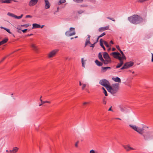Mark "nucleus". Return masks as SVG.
<instances>
[{
	"mask_svg": "<svg viewBox=\"0 0 153 153\" xmlns=\"http://www.w3.org/2000/svg\"><path fill=\"white\" fill-rule=\"evenodd\" d=\"M128 20L131 23L137 24L142 22L143 20V19L137 15H134L128 18Z\"/></svg>",
	"mask_w": 153,
	"mask_h": 153,
	"instance_id": "obj_1",
	"label": "nucleus"
},
{
	"mask_svg": "<svg viewBox=\"0 0 153 153\" xmlns=\"http://www.w3.org/2000/svg\"><path fill=\"white\" fill-rule=\"evenodd\" d=\"M119 87L118 84L112 85L111 86L110 85L107 88V90L111 94L114 95L117 92L119 89Z\"/></svg>",
	"mask_w": 153,
	"mask_h": 153,
	"instance_id": "obj_2",
	"label": "nucleus"
},
{
	"mask_svg": "<svg viewBox=\"0 0 153 153\" xmlns=\"http://www.w3.org/2000/svg\"><path fill=\"white\" fill-rule=\"evenodd\" d=\"M140 134L143 135L145 140H148L151 138V136L149 132L145 130L143 128L142 134Z\"/></svg>",
	"mask_w": 153,
	"mask_h": 153,
	"instance_id": "obj_3",
	"label": "nucleus"
},
{
	"mask_svg": "<svg viewBox=\"0 0 153 153\" xmlns=\"http://www.w3.org/2000/svg\"><path fill=\"white\" fill-rule=\"evenodd\" d=\"M100 84L103 86L105 87L107 89L108 88L110 84L108 81L105 79H103L100 81Z\"/></svg>",
	"mask_w": 153,
	"mask_h": 153,
	"instance_id": "obj_4",
	"label": "nucleus"
},
{
	"mask_svg": "<svg viewBox=\"0 0 153 153\" xmlns=\"http://www.w3.org/2000/svg\"><path fill=\"white\" fill-rule=\"evenodd\" d=\"M76 32L75 31V28L74 27H70L69 30L67 31L65 33V35L68 36H70L75 35Z\"/></svg>",
	"mask_w": 153,
	"mask_h": 153,
	"instance_id": "obj_5",
	"label": "nucleus"
},
{
	"mask_svg": "<svg viewBox=\"0 0 153 153\" xmlns=\"http://www.w3.org/2000/svg\"><path fill=\"white\" fill-rule=\"evenodd\" d=\"M58 51L59 50L58 49H55L53 50L48 54V57L49 58H51L54 57Z\"/></svg>",
	"mask_w": 153,
	"mask_h": 153,
	"instance_id": "obj_6",
	"label": "nucleus"
},
{
	"mask_svg": "<svg viewBox=\"0 0 153 153\" xmlns=\"http://www.w3.org/2000/svg\"><path fill=\"white\" fill-rule=\"evenodd\" d=\"M129 126L132 129L134 130L135 131H137L139 134H142L143 131V128H137L135 126H133L131 125H129Z\"/></svg>",
	"mask_w": 153,
	"mask_h": 153,
	"instance_id": "obj_7",
	"label": "nucleus"
},
{
	"mask_svg": "<svg viewBox=\"0 0 153 153\" xmlns=\"http://www.w3.org/2000/svg\"><path fill=\"white\" fill-rule=\"evenodd\" d=\"M30 47L31 48L32 50L36 52L37 53L38 52L39 49L35 44L33 43H31L30 44Z\"/></svg>",
	"mask_w": 153,
	"mask_h": 153,
	"instance_id": "obj_8",
	"label": "nucleus"
},
{
	"mask_svg": "<svg viewBox=\"0 0 153 153\" xmlns=\"http://www.w3.org/2000/svg\"><path fill=\"white\" fill-rule=\"evenodd\" d=\"M134 62L132 61H130L126 62L124 65L126 69H128L132 67L133 65Z\"/></svg>",
	"mask_w": 153,
	"mask_h": 153,
	"instance_id": "obj_9",
	"label": "nucleus"
},
{
	"mask_svg": "<svg viewBox=\"0 0 153 153\" xmlns=\"http://www.w3.org/2000/svg\"><path fill=\"white\" fill-rule=\"evenodd\" d=\"M123 146L126 150L127 151H129L130 150H134L135 149L130 147L129 145H123Z\"/></svg>",
	"mask_w": 153,
	"mask_h": 153,
	"instance_id": "obj_10",
	"label": "nucleus"
},
{
	"mask_svg": "<svg viewBox=\"0 0 153 153\" xmlns=\"http://www.w3.org/2000/svg\"><path fill=\"white\" fill-rule=\"evenodd\" d=\"M38 1V0H31L29 3V5L30 6H33L37 3Z\"/></svg>",
	"mask_w": 153,
	"mask_h": 153,
	"instance_id": "obj_11",
	"label": "nucleus"
},
{
	"mask_svg": "<svg viewBox=\"0 0 153 153\" xmlns=\"http://www.w3.org/2000/svg\"><path fill=\"white\" fill-rule=\"evenodd\" d=\"M44 25L41 26L40 25L36 24L34 23L33 24V27L32 29L33 28H42L43 27Z\"/></svg>",
	"mask_w": 153,
	"mask_h": 153,
	"instance_id": "obj_12",
	"label": "nucleus"
},
{
	"mask_svg": "<svg viewBox=\"0 0 153 153\" xmlns=\"http://www.w3.org/2000/svg\"><path fill=\"white\" fill-rule=\"evenodd\" d=\"M103 58L105 59H111L110 57L106 52H104L103 53Z\"/></svg>",
	"mask_w": 153,
	"mask_h": 153,
	"instance_id": "obj_13",
	"label": "nucleus"
},
{
	"mask_svg": "<svg viewBox=\"0 0 153 153\" xmlns=\"http://www.w3.org/2000/svg\"><path fill=\"white\" fill-rule=\"evenodd\" d=\"M111 55L113 56L114 58L117 59L118 56L120 55V54L119 53L114 52H112Z\"/></svg>",
	"mask_w": 153,
	"mask_h": 153,
	"instance_id": "obj_14",
	"label": "nucleus"
},
{
	"mask_svg": "<svg viewBox=\"0 0 153 153\" xmlns=\"http://www.w3.org/2000/svg\"><path fill=\"white\" fill-rule=\"evenodd\" d=\"M45 8L46 9H48L50 8V4L48 0H45Z\"/></svg>",
	"mask_w": 153,
	"mask_h": 153,
	"instance_id": "obj_15",
	"label": "nucleus"
},
{
	"mask_svg": "<svg viewBox=\"0 0 153 153\" xmlns=\"http://www.w3.org/2000/svg\"><path fill=\"white\" fill-rule=\"evenodd\" d=\"M101 62H103V63L105 65H107L109 63H111L112 61L111 59H103V60H102Z\"/></svg>",
	"mask_w": 153,
	"mask_h": 153,
	"instance_id": "obj_16",
	"label": "nucleus"
},
{
	"mask_svg": "<svg viewBox=\"0 0 153 153\" xmlns=\"http://www.w3.org/2000/svg\"><path fill=\"white\" fill-rule=\"evenodd\" d=\"M109 29V27L107 26L105 27H101L99 28V30L100 31H102L106 30H108Z\"/></svg>",
	"mask_w": 153,
	"mask_h": 153,
	"instance_id": "obj_17",
	"label": "nucleus"
},
{
	"mask_svg": "<svg viewBox=\"0 0 153 153\" xmlns=\"http://www.w3.org/2000/svg\"><path fill=\"white\" fill-rule=\"evenodd\" d=\"M95 62L96 65L99 66H102L103 65V63L99 61L97 59L95 61Z\"/></svg>",
	"mask_w": 153,
	"mask_h": 153,
	"instance_id": "obj_18",
	"label": "nucleus"
},
{
	"mask_svg": "<svg viewBox=\"0 0 153 153\" xmlns=\"http://www.w3.org/2000/svg\"><path fill=\"white\" fill-rule=\"evenodd\" d=\"M103 41L102 39H101L100 40V45L103 48L104 51H105V48L103 45Z\"/></svg>",
	"mask_w": 153,
	"mask_h": 153,
	"instance_id": "obj_19",
	"label": "nucleus"
},
{
	"mask_svg": "<svg viewBox=\"0 0 153 153\" xmlns=\"http://www.w3.org/2000/svg\"><path fill=\"white\" fill-rule=\"evenodd\" d=\"M19 150V148L17 147H15L13 148V149L12 150V153H16Z\"/></svg>",
	"mask_w": 153,
	"mask_h": 153,
	"instance_id": "obj_20",
	"label": "nucleus"
},
{
	"mask_svg": "<svg viewBox=\"0 0 153 153\" xmlns=\"http://www.w3.org/2000/svg\"><path fill=\"white\" fill-rule=\"evenodd\" d=\"M113 79L114 80L115 82H121V79L118 77H117L116 78H113Z\"/></svg>",
	"mask_w": 153,
	"mask_h": 153,
	"instance_id": "obj_21",
	"label": "nucleus"
},
{
	"mask_svg": "<svg viewBox=\"0 0 153 153\" xmlns=\"http://www.w3.org/2000/svg\"><path fill=\"white\" fill-rule=\"evenodd\" d=\"M42 97V96H41L40 98V100L41 101V103H42V104H44L45 103H51V102L50 101H42L41 99Z\"/></svg>",
	"mask_w": 153,
	"mask_h": 153,
	"instance_id": "obj_22",
	"label": "nucleus"
},
{
	"mask_svg": "<svg viewBox=\"0 0 153 153\" xmlns=\"http://www.w3.org/2000/svg\"><path fill=\"white\" fill-rule=\"evenodd\" d=\"M98 57L99 59L101 61L102 60H103V58L102 56V53L101 52H100L99 53L98 55Z\"/></svg>",
	"mask_w": 153,
	"mask_h": 153,
	"instance_id": "obj_23",
	"label": "nucleus"
},
{
	"mask_svg": "<svg viewBox=\"0 0 153 153\" xmlns=\"http://www.w3.org/2000/svg\"><path fill=\"white\" fill-rule=\"evenodd\" d=\"M8 39L7 38H5L3 39L2 41H1V42H2L3 44H4L6 43L8 41Z\"/></svg>",
	"mask_w": 153,
	"mask_h": 153,
	"instance_id": "obj_24",
	"label": "nucleus"
},
{
	"mask_svg": "<svg viewBox=\"0 0 153 153\" xmlns=\"http://www.w3.org/2000/svg\"><path fill=\"white\" fill-rule=\"evenodd\" d=\"M4 3H12V1H15L13 0H4Z\"/></svg>",
	"mask_w": 153,
	"mask_h": 153,
	"instance_id": "obj_25",
	"label": "nucleus"
},
{
	"mask_svg": "<svg viewBox=\"0 0 153 153\" xmlns=\"http://www.w3.org/2000/svg\"><path fill=\"white\" fill-rule=\"evenodd\" d=\"M1 28L4 29V30H6L7 32H8L10 34V33H11L10 32V31L9 29H8L7 28H6L4 27H1Z\"/></svg>",
	"mask_w": 153,
	"mask_h": 153,
	"instance_id": "obj_26",
	"label": "nucleus"
},
{
	"mask_svg": "<svg viewBox=\"0 0 153 153\" xmlns=\"http://www.w3.org/2000/svg\"><path fill=\"white\" fill-rule=\"evenodd\" d=\"M83 1V0H74V1L77 3H82Z\"/></svg>",
	"mask_w": 153,
	"mask_h": 153,
	"instance_id": "obj_27",
	"label": "nucleus"
},
{
	"mask_svg": "<svg viewBox=\"0 0 153 153\" xmlns=\"http://www.w3.org/2000/svg\"><path fill=\"white\" fill-rule=\"evenodd\" d=\"M65 2L66 1L65 0H60L58 3V4H60L62 3H65Z\"/></svg>",
	"mask_w": 153,
	"mask_h": 153,
	"instance_id": "obj_28",
	"label": "nucleus"
},
{
	"mask_svg": "<svg viewBox=\"0 0 153 153\" xmlns=\"http://www.w3.org/2000/svg\"><path fill=\"white\" fill-rule=\"evenodd\" d=\"M88 44H91V43L90 41V40H86L85 43V47Z\"/></svg>",
	"mask_w": 153,
	"mask_h": 153,
	"instance_id": "obj_29",
	"label": "nucleus"
},
{
	"mask_svg": "<svg viewBox=\"0 0 153 153\" xmlns=\"http://www.w3.org/2000/svg\"><path fill=\"white\" fill-rule=\"evenodd\" d=\"M23 16V14H22L20 16H19L16 15L15 16V17L17 19H20Z\"/></svg>",
	"mask_w": 153,
	"mask_h": 153,
	"instance_id": "obj_30",
	"label": "nucleus"
},
{
	"mask_svg": "<svg viewBox=\"0 0 153 153\" xmlns=\"http://www.w3.org/2000/svg\"><path fill=\"white\" fill-rule=\"evenodd\" d=\"M103 42H104V45H105V46L107 47H109V45H108V43L107 42L105 41H103Z\"/></svg>",
	"mask_w": 153,
	"mask_h": 153,
	"instance_id": "obj_31",
	"label": "nucleus"
},
{
	"mask_svg": "<svg viewBox=\"0 0 153 153\" xmlns=\"http://www.w3.org/2000/svg\"><path fill=\"white\" fill-rule=\"evenodd\" d=\"M106 98V97H105L103 99V103L104 105H105L106 104V101L105 100Z\"/></svg>",
	"mask_w": 153,
	"mask_h": 153,
	"instance_id": "obj_32",
	"label": "nucleus"
},
{
	"mask_svg": "<svg viewBox=\"0 0 153 153\" xmlns=\"http://www.w3.org/2000/svg\"><path fill=\"white\" fill-rule=\"evenodd\" d=\"M106 68V67H102V71L103 72H105L107 69V68Z\"/></svg>",
	"mask_w": 153,
	"mask_h": 153,
	"instance_id": "obj_33",
	"label": "nucleus"
},
{
	"mask_svg": "<svg viewBox=\"0 0 153 153\" xmlns=\"http://www.w3.org/2000/svg\"><path fill=\"white\" fill-rule=\"evenodd\" d=\"M30 25H29V24H25L23 25H21V27H29Z\"/></svg>",
	"mask_w": 153,
	"mask_h": 153,
	"instance_id": "obj_34",
	"label": "nucleus"
},
{
	"mask_svg": "<svg viewBox=\"0 0 153 153\" xmlns=\"http://www.w3.org/2000/svg\"><path fill=\"white\" fill-rule=\"evenodd\" d=\"M82 66L83 67H85V63L84 61V60L83 58L82 59Z\"/></svg>",
	"mask_w": 153,
	"mask_h": 153,
	"instance_id": "obj_35",
	"label": "nucleus"
},
{
	"mask_svg": "<svg viewBox=\"0 0 153 153\" xmlns=\"http://www.w3.org/2000/svg\"><path fill=\"white\" fill-rule=\"evenodd\" d=\"M122 66V65L120 64V63H118L117 65L116 66V68H120Z\"/></svg>",
	"mask_w": 153,
	"mask_h": 153,
	"instance_id": "obj_36",
	"label": "nucleus"
},
{
	"mask_svg": "<svg viewBox=\"0 0 153 153\" xmlns=\"http://www.w3.org/2000/svg\"><path fill=\"white\" fill-rule=\"evenodd\" d=\"M105 35V32L102 33V34H101L99 36V38H100L103 36Z\"/></svg>",
	"mask_w": 153,
	"mask_h": 153,
	"instance_id": "obj_37",
	"label": "nucleus"
},
{
	"mask_svg": "<svg viewBox=\"0 0 153 153\" xmlns=\"http://www.w3.org/2000/svg\"><path fill=\"white\" fill-rule=\"evenodd\" d=\"M86 84H83L82 85V90H83L85 89V88L86 87Z\"/></svg>",
	"mask_w": 153,
	"mask_h": 153,
	"instance_id": "obj_38",
	"label": "nucleus"
},
{
	"mask_svg": "<svg viewBox=\"0 0 153 153\" xmlns=\"http://www.w3.org/2000/svg\"><path fill=\"white\" fill-rule=\"evenodd\" d=\"M7 57V56H5L4 58H3L1 60V61H0V62L1 63L2 62H3L6 58Z\"/></svg>",
	"mask_w": 153,
	"mask_h": 153,
	"instance_id": "obj_39",
	"label": "nucleus"
},
{
	"mask_svg": "<svg viewBox=\"0 0 153 153\" xmlns=\"http://www.w3.org/2000/svg\"><path fill=\"white\" fill-rule=\"evenodd\" d=\"M103 93L105 96H108V94L106 90H104L103 91Z\"/></svg>",
	"mask_w": 153,
	"mask_h": 153,
	"instance_id": "obj_40",
	"label": "nucleus"
},
{
	"mask_svg": "<svg viewBox=\"0 0 153 153\" xmlns=\"http://www.w3.org/2000/svg\"><path fill=\"white\" fill-rule=\"evenodd\" d=\"M32 16L30 15H27L25 16L26 18H32Z\"/></svg>",
	"mask_w": 153,
	"mask_h": 153,
	"instance_id": "obj_41",
	"label": "nucleus"
},
{
	"mask_svg": "<svg viewBox=\"0 0 153 153\" xmlns=\"http://www.w3.org/2000/svg\"><path fill=\"white\" fill-rule=\"evenodd\" d=\"M117 59H118L120 60V61L123 60L122 57L119 56H118Z\"/></svg>",
	"mask_w": 153,
	"mask_h": 153,
	"instance_id": "obj_42",
	"label": "nucleus"
},
{
	"mask_svg": "<svg viewBox=\"0 0 153 153\" xmlns=\"http://www.w3.org/2000/svg\"><path fill=\"white\" fill-rule=\"evenodd\" d=\"M116 47L119 51H120V50H121L119 46L118 45H116Z\"/></svg>",
	"mask_w": 153,
	"mask_h": 153,
	"instance_id": "obj_43",
	"label": "nucleus"
},
{
	"mask_svg": "<svg viewBox=\"0 0 153 153\" xmlns=\"http://www.w3.org/2000/svg\"><path fill=\"white\" fill-rule=\"evenodd\" d=\"M96 43H95V42H94V43L93 44H91V46H90L91 47H92V48H94V46H95V44H96Z\"/></svg>",
	"mask_w": 153,
	"mask_h": 153,
	"instance_id": "obj_44",
	"label": "nucleus"
},
{
	"mask_svg": "<svg viewBox=\"0 0 153 153\" xmlns=\"http://www.w3.org/2000/svg\"><path fill=\"white\" fill-rule=\"evenodd\" d=\"M83 12V11L82 10H79L78 11V13L79 14H81Z\"/></svg>",
	"mask_w": 153,
	"mask_h": 153,
	"instance_id": "obj_45",
	"label": "nucleus"
},
{
	"mask_svg": "<svg viewBox=\"0 0 153 153\" xmlns=\"http://www.w3.org/2000/svg\"><path fill=\"white\" fill-rule=\"evenodd\" d=\"M125 65H124L120 69L121 70H123L124 69H126L125 67Z\"/></svg>",
	"mask_w": 153,
	"mask_h": 153,
	"instance_id": "obj_46",
	"label": "nucleus"
},
{
	"mask_svg": "<svg viewBox=\"0 0 153 153\" xmlns=\"http://www.w3.org/2000/svg\"><path fill=\"white\" fill-rule=\"evenodd\" d=\"M79 141H77L76 143L75 144V146L76 147H78V144L79 143Z\"/></svg>",
	"mask_w": 153,
	"mask_h": 153,
	"instance_id": "obj_47",
	"label": "nucleus"
},
{
	"mask_svg": "<svg viewBox=\"0 0 153 153\" xmlns=\"http://www.w3.org/2000/svg\"><path fill=\"white\" fill-rule=\"evenodd\" d=\"M27 30V29H24V30H22V32L24 33H25L26 31Z\"/></svg>",
	"mask_w": 153,
	"mask_h": 153,
	"instance_id": "obj_48",
	"label": "nucleus"
},
{
	"mask_svg": "<svg viewBox=\"0 0 153 153\" xmlns=\"http://www.w3.org/2000/svg\"><path fill=\"white\" fill-rule=\"evenodd\" d=\"M89 104V102H84L83 103V105H85L86 104Z\"/></svg>",
	"mask_w": 153,
	"mask_h": 153,
	"instance_id": "obj_49",
	"label": "nucleus"
},
{
	"mask_svg": "<svg viewBox=\"0 0 153 153\" xmlns=\"http://www.w3.org/2000/svg\"><path fill=\"white\" fill-rule=\"evenodd\" d=\"M122 58H123V59H126V56H125L124 54L122 55Z\"/></svg>",
	"mask_w": 153,
	"mask_h": 153,
	"instance_id": "obj_50",
	"label": "nucleus"
},
{
	"mask_svg": "<svg viewBox=\"0 0 153 153\" xmlns=\"http://www.w3.org/2000/svg\"><path fill=\"white\" fill-rule=\"evenodd\" d=\"M6 152L8 153H12V150L8 151V150H6Z\"/></svg>",
	"mask_w": 153,
	"mask_h": 153,
	"instance_id": "obj_51",
	"label": "nucleus"
},
{
	"mask_svg": "<svg viewBox=\"0 0 153 153\" xmlns=\"http://www.w3.org/2000/svg\"><path fill=\"white\" fill-rule=\"evenodd\" d=\"M120 63L122 65L123 63V60L120 61Z\"/></svg>",
	"mask_w": 153,
	"mask_h": 153,
	"instance_id": "obj_52",
	"label": "nucleus"
},
{
	"mask_svg": "<svg viewBox=\"0 0 153 153\" xmlns=\"http://www.w3.org/2000/svg\"><path fill=\"white\" fill-rule=\"evenodd\" d=\"M88 37L87 38V39L86 40H90V36L89 35H88Z\"/></svg>",
	"mask_w": 153,
	"mask_h": 153,
	"instance_id": "obj_53",
	"label": "nucleus"
},
{
	"mask_svg": "<svg viewBox=\"0 0 153 153\" xmlns=\"http://www.w3.org/2000/svg\"><path fill=\"white\" fill-rule=\"evenodd\" d=\"M4 0H0V2L1 3H4Z\"/></svg>",
	"mask_w": 153,
	"mask_h": 153,
	"instance_id": "obj_54",
	"label": "nucleus"
},
{
	"mask_svg": "<svg viewBox=\"0 0 153 153\" xmlns=\"http://www.w3.org/2000/svg\"><path fill=\"white\" fill-rule=\"evenodd\" d=\"M120 53H121V54L122 55H123V54H124V53H123V52L121 50H120V51H119Z\"/></svg>",
	"mask_w": 153,
	"mask_h": 153,
	"instance_id": "obj_55",
	"label": "nucleus"
},
{
	"mask_svg": "<svg viewBox=\"0 0 153 153\" xmlns=\"http://www.w3.org/2000/svg\"><path fill=\"white\" fill-rule=\"evenodd\" d=\"M33 34L32 33H31L30 34H28L27 35V36H32V35H33Z\"/></svg>",
	"mask_w": 153,
	"mask_h": 153,
	"instance_id": "obj_56",
	"label": "nucleus"
},
{
	"mask_svg": "<svg viewBox=\"0 0 153 153\" xmlns=\"http://www.w3.org/2000/svg\"><path fill=\"white\" fill-rule=\"evenodd\" d=\"M112 106L111 107L108 109V111H113L111 109Z\"/></svg>",
	"mask_w": 153,
	"mask_h": 153,
	"instance_id": "obj_57",
	"label": "nucleus"
},
{
	"mask_svg": "<svg viewBox=\"0 0 153 153\" xmlns=\"http://www.w3.org/2000/svg\"><path fill=\"white\" fill-rule=\"evenodd\" d=\"M152 62H153V54L152 53Z\"/></svg>",
	"mask_w": 153,
	"mask_h": 153,
	"instance_id": "obj_58",
	"label": "nucleus"
},
{
	"mask_svg": "<svg viewBox=\"0 0 153 153\" xmlns=\"http://www.w3.org/2000/svg\"><path fill=\"white\" fill-rule=\"evenodd\" d=\"M10 15L13 17H15V15H14V14H13V13H10Z\"/></svg>",
	"mask_w": 153,
	"mask_h": 153,
	"instance_id": "obj_59",
	"label": "nucleus"
},
{
	"mask_svg": "<svg viewBox=\"0 0 153 153\" xmlns=\"http://www.w3.org/2000/svg\"><path fill=\"white\" fill-rule=\"evenodd\" d=\"M100 38H99V37L97 38V39L96 41V42H95V43H97V42L98 41V39Z\"/></svg>",
	"mask_w": 153,
	"mask_h": 153,
	"instance_id": "obj_60",
	"label": "nucleus"
},
{
	"mask_svg": "<svg viewBox=\"0 0 153 153\" xmlns=\"http://www.w3.org/2000/svg\"><path fill=\"white\" fill-rule=\"evenodd\" d=\"M110 43H111V44H114V42H113V41L112 40H111L110 42Z\"/></svg>",
	"mask_w": 153,
	"mask_h": 153,
	"instance_id": "obj_61",
	"label": "nucleus"
},
{
	"mask_svg": "<svg viewBox=\"0 0 153 153\" xmlns=\"http://www.w3.org/2000/svg\"><path fill=\"white\" fill-rule=\"evenodd\" d=\"M115 50H116V49H115V48H112V51H114Z\"/></svg>",
	"mask_w": 153,
	"mask_h": 153,
	"instance_id": "obj_62",
	"label": "nucleus"
},
{
	"mask_svg": "<svg viewBox=\"0 0 153 153\" xmlns=\"http://www.w3.org/2000/svg\"><path fill=\"white\" fill-rule=\"evenodd\" d=\"M114 119H116V120H121V119L120 118H114Z\"/></svg>",
	"mask_w": 153,
	"mask_h": 153,
	"instance_id": "obj_63",
	"label": "nucleus"
},
{
	"mask_svg": "<svg viewBox=\"0 0 153 153\" xmlns=\"http://www.w3.org/2000/svg\"><path fill=\"white\" fill-rule=\"evenodd\" d=\"M106 68H107V69H111V68L110 67H106Z\"/></svg>",
	"mask_w": 153,
	"mask_h": 153,
	"instance_id": "obj_64",
	"label": "nucleus"
}]
</instances>
